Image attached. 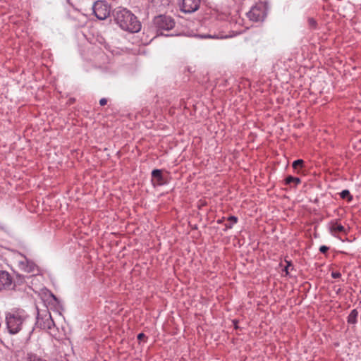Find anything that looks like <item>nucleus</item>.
<instances>
[{
	"label": "nucleus",
	"mask_w": 361,
	"mask_h": 361,
	"mask_svg": "<svg viewBox=\"0 0 361 361\" xmlns=\"http://www.w3.org/2000/svg\"><path fill=\"white\" fill-rule=\"evenodd\" d=\"M29 316L22 309L11 310L6 314V324L11 334H16L27 327Z\"/></svg>",
	"instance_id": "nucleus-1"
},
{
	"label": "nucleus",
	"mask_w": 361,
	"mask_h": 361,
	"mask_svg": "<svg viewBox=\"0 0 361 361\" xmlns=\"http://www.w3.org/2000/svg\"><path fill=\"white\" fill-rule=\"evenodd\" d=\"M116 23L121 29L130 32H137L141 29V24L130 11L124 8H117L114 11Z\"/></svg>",
	"instance_id": "nucleus-2"
},
{
	"label": "nucleus",
	"mask_w": 361,
	"mask_h": 361,
	"mask_svg": "<svg viewBox=\"0 0 361 361\" xmlns=\"http://www.w3.org/2000/svg\"><path fill=\"white\" fill-rule=\"evenodd\" d=\"M93 13L99 20H104L109 16L111 8L107 3L103 1H96L92 7Z\"/></svg>",
	"instance_id": "nucleus-3"
},
{
	"label": "nucleus",
	"mask_w": 361,
	"mask_h": 361,
	"mask_svg": "<svg viewBox=\"0 0 361 361\" xmlns=\"http://www.w3.org/2000/svg\"><path fill=\"white\" fill-rule=\"evenodd\" d=\"M154 23L156 27L160 30H169L175 25L173 19L170 16L164 15H160L155 17L154 19Z\"/></svg>",
	"instance_id": "nucleus-4"
},
{
	"label": "nucleus",
	"mask_w": 361,
	"mask_h": 361,
	"mask_svg": "<svg viewBox=\"0 0 361 361\" xmlns=\"http://www.w3.org/2000/svg\"><path fill=\"white\" fill-rule=\"evenodd\" d=\"M17 262L19 269L23 271L28 274H32V275L36 274V271H37V268L34 262L27 260V259H26L24 257H22L21 259L18 260Z\"/></svg>",
	"instance_id": "nucleus-5"
},
{
	"label": "nucleus",
	"mask_w": 361,
	"mask_h": 361,
	"mask_svg": "<svg viewBox=\"0 0 361 361\" xmlns=\"http://www.w3.org/2000/svg\"><path fill=\"white\" fill-rule=\"evenodd\" d=\"M200 5V0H182L180 10L185 13H191L196 11Z\"/></svg>",
	"instance_id": "nucleus-6"
},
{
	"label": "nucleus",
	"mask_w": 361,
	"mask_h": 361,
	"mask_svg": "<svg viewBox=\"0 0 361 361\" xmlns=\"http://www.w3.org/2000/svg\"><path fill=\"white\" fill-rule=\"evenodd\" d=\"M248 18L253 21H259L265 16L264 7L261 5L252 6L247 13Z\"/></svg>",
	"instance_id": "nucleus-7"
},
{
	"label": "nucleus",
	"mask_w": 361,
	"mask_h": 361,
	"mask_svg": "<svg viewBox=\"0 0 361 361\" xmlns=\"http://www.w3.org/2000/svg\"><path fill=\"white\" fill-rule=\"evenodd\" d=\"M38 327L43 329H51L54 326V322L49 312L44 315L39 316L37 320Z\"/></svg>",
	"instance_id": "nucleus-8"
},
{
	"label": "nucleus",
	"mask_w": 361,
	"mask_h": 361,
	"mask_svg": "<svg viewBox=\"0 0 361 361\" xmlns=\"http://www.w3.org/2000/svg\"><path fill=\"white\" fill-rule=\"evenodd\" d=\"M329 229H330L331 233L334 236L338 235L339 233H346L345 228H344V226H343L341 224H338L336 221L331 222L330 224Z\"/></svg>",
	"instance_id": "nucleus-9"
},
{
	"label": "nucleus",
	"mask_w": 361,
	"mask_h": 361,
	"mask_svg": "<svg viewBox=\"0 0 361 361\" xmlns=\"http://www.w3.org/2000/svg\"><path fill=\"white\" fill-rule=\"evenodd\" d=\"M11 279L10 275L6 271L0 272V289L10 286Z\"/></svg>",
	"instance_id": "nucleus-10"
},
{
	"label": "nucleus",
	"mask_w": 361,
	"mask_h": 361,
	"mask_svg": "<svg viewBox=\"0 0 361 361\" xmlns=\"http://www.w3.org/2000/svg\"><path fill=\"white\" fill-rule=\"evenodd\" d=\"M152 177L154 185H161L165 183L161 170H153Z\"/></svg>",
	"instance_id": "nucleus-11"
},
{
	"label": "nucleus",
	"mask_w": 361,
	"mask_h": 361,
	"mask_svg": "<svg viewBox=\"0 0 361 361\" xmlns=\"http://www.w3.org/2000/svg\"><path fill=\"white\" fill-rule=\"evenodd\" d=\"M358 317V311L356 309L353 310L348 316V323L355 324L357 323Z\"/></svg>",
	"instance_id": "nucleus-12"
},
{
	"label": "nucleus",
	"mask_w": 361,
	"mask_h": 361,
	"mask_svg": "<svg viewBox=\"0 0 361 361\" xmlns=\"http://www.w3.org/2000/svg\"><path fill=\"white\" fill-rule=\"evenodd\" d=\"M152 3L157 6L166 7L169 6L173 0H152Z\"/></svg>",
	"instance_id": "nucleus-13"
},
{
	"label": "nucleus",
	"mask_w": 361,
	"mask_h": 361,
	"mask_svg": "<svg viewBox=\"0 0 361 361\" xmlns=\"http://www.w3.org/2000/svg\"><path fill=\"white\" fill-rule=\"evenodd\" d=\"M292 166L295 170L300 169L304 166V161L302 159H297L293 162Z\"/></svg>",
	"instance_id": "nucleus-14"
},
{
	"label": "nucleus",
	"mask_w": 361,
	"mask_h": 361,
	"mask_svg": "<svg viewBox=\"0 0 361 361\" xmlns=\"http://www.w3.org/2000/svg\"><path fill=\"white\" fill-rule=\"evenodd\" d=\"M285 181H286V184H291V183H294L295 185H298L300 183V178H295V177H293L291 176H288L286 179H285Z\"/></svg>",
	"instance_id": "nucleus-15"
},
{
	"label": "nucleus",
	"mask_w": 361,
	"mask_h": 361,
	"mask_svg": "<svg viewBox=\"0 0 361 361\" xmlns=\"http://www.w3.org/2000/svg\"><path fill=\"white\" fill-rule=\"evenodd\" d=\"M341 197L342 199H348V202H350L353 199L349 190H344L340 193Z\"/></svg>",
	"instance_id": "nucleus-16"
},
{
	"label": "nucleus",
	"mask_w": 361,
	"mask_h": 361,
	"mask_svg": "<svg viewBox=\"0 0 361 361\" xmlns=\"http://www.w3.org/2000/svg\"><path fill=\"white\" fill-rule=\"evenodd\" d=\"M228 221L231 222V224L230 225H227L226 227L231 228H232V226L234 224L237 223L238 219H237V217H235L234 216H231L228 217Z\"/></svg>",
	"instance_id": "nucleus-17"
},
{
	"label": "nucleus",
	"mask_w": 361,
	"mask_h": 361,
	"mask_svg": "<svg viewBox=\"0 0 361 361\" xmlns=\"http://www.w3.org/2000/svg\"><path fill=\"white\" fill-rule=\"evenodd\" d=\"M28 361H46L42 359H41L39 357H38L36 355L30 354L28 357Z\"/></svg>",
	"instance_id": "nucleus-18"
},
{
	"label": "nucleus",
	"mask_w": 361,
	"mask_h": 361,
	"mask_svg": "<svg viewBox=\"0 0 361 361\" xmlns=\"http://www.w3.org/2000/svg\"><path fill=\"white\" fill-rule=\"evenodd\" d=\"M331 276L334 279H338V278H340L341 276V274L338 271H333L331 273Z\"/></svg>",
	"instance_id": "nucleus-19"
},
{
	"label": "nucleus",
	"mask_w": 361,
	"mask_h": 361,
	"mask_svg": "<svg viewBox=\"0 0 361 361\" xmlns=\"http://www.w3.org/2000/svg\"><path fill=\"white\" fill-rule=\"evenodd\" d=\"M329 247L326 246V245H322L320 247H319V251L322 252V253H326L328 250H329Z\"/></svg>",
	"instance_id": "nucleus-20"
},
{
	"label": "nucleus",
	"mask_w": 361,
	"mask_h": 361,
	"mask_svg": "<svg viewBox=\"0 0 361 361\" xmlns=\"http://www.w3.org/2000/svg\"><path fill=\"white\" fill-rule=\"evenodd\" d=\"M106 103H107V99H105V98H102V99H101L99 100V104H100L101 106H104V105H106Z\"/></svg>",
	"instance_id": "nucleus-21"
},
{
	"label": "nucleus",
	"mask_w": 361,
	"mask_h": 361,
	"mask_svg": "<svg viewBox=\"0 0 361 361\" xmlns=\"http://www.w3.org/2000/svg\"><path fill=\"white\" fill-rule=\"evenodd\" d=\"M309 22L310 24L312 26H314L316 25V21L314 19H310Z\"/></svg>",
	"instance_id": "nucleus-22"
},
{
	"label": "nucleus",
	"mask_w": 361,
	"mask_h": 361,
	"mask_svg": "<svg viewBox=\"0 0 361 361\" xmlns=\"http://www.w3.org/2000/svg\"><path fill=\"white\" fill-rule=\"evenodd\" d=\"M145 336L144 334L141 333V334H139L138 336H137V339L138 340H141L142 339V338H144Z\"/></svg>",
	"instance_id": "nucleus-23"
},
{
	"label": "nucleus",
	"mask_w": 361,
	"mask_h": 361,
	"mask_svg": "<svg viewBox=\"0 0 361 361\" xmlns=\"http://www.w3.org/2000/svg\"><path fill=\"white\" fill-rule=\"evenodd\" d=\"M288 267H286V272H288Z\"/></svg>",
	"instance_id": "nucleus-24"
}]
</instances>
